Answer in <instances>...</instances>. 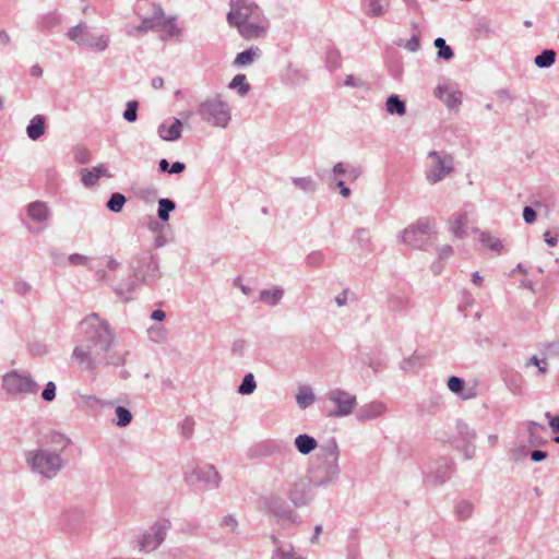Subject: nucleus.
Here are the masks:
<instances>
[{"label": "nucleus", "instance_id": "obj_1", "mask_svg": "<svg viewBox=\"0 0 559 559\" xmlns=\"http://www.w3.org/2000/svg\"><path fill=\"white\" fill-rule=\"evenodd\" d=\"M84 344L74 347L72 359L84 371L94 372L100 365L120 367L128 352L114 348L116 333L109 322L93 312L81 321Z\"/></svg>", "mask_w": 559, "mask_h": 559}, {"label": "nucleus", "instance_id": "obj_2", "mask_svg": "<svg viewBox=\"0 0 559 559\" xmlns=\"http://www.w3.org/2000/svg\"><path fill=\"white\" fill-rule=\"evenodd\" d=\"M129 270L133 280L127 288L117 286L115 293L126 301L131 300L126 293H132L139 283L152 284L160 277L158 261L150 250H141L129 261Z\"/></svg>", "mask_w": 559, "mask_h": 559}, {"label": "nucleus", "instance_id": "obj_3", "mask_svg": "<svg viewBox=\"0 0 559 559\" xmlns=\"http://www.w3.org/2000/svg\"><path fill=\"white\" fill-rule=\"evenodd\" d=\"M25 460L31 469L44 478H53L64 466L60 453L48 449H36L25 453Z\"/></svg>", "mask_w": 559, "mask_h": 559}, {"label": "nucleus", "instance_id": "obj_4", "mask_svg": "<svg viewBox=\"0 0 559 559\" xmlns=\"http://www.w3.org/2000/svg\"><path fill=\"white\" fill-rule=\"evenodd\" d=\"M340 451L334 439L321 448L323 462L313 469V483L318 486L328 485L334 481L340 474L337 464Z\"/></svg>", "mask_w": 559, "mask_h": 559}, {"label": "nucleus", "instance_id": "obj_5", "mask_svg": "<svg viewBox=\"0 0 559 559\" xmlns=\"http://www.w3.org/2000/svg\"><path fill=\"white\" fill-rule=\"evenodd\" d=\"M259 509L266 515L276 519L277 523L289 522L299 524L300 518L287 501L275 492L263 495L258 500Z\"/></svg>", "mask_w": 559, "mask_h": 559}, {"label": "nucleus", "instance_id": "obj_6", "mask_svg": "<svg viewBox=\"0 0 559 559\" xmlns=\"http://www.w3.org/2000/svg\"><path fill=\"white\" fill-rule=\"evenodd\" d=\"M435 219L420 217L402 233V241L412 249L425 250L435 236Z\"/></svg>", "mask_w": 559, "mask_h": 559}, {"label": "nucleus", "instance_id": "obj_7", "mask_svg": "<svg viewBox=\"0 0 559 559\" xmlns=\"http://www.w3.org/2000/svg\"><path fill=\"white\" fill-rule=\"evenodd\" d=\"M198 114L203 121L218 128H226L231 119L229 106L218 96L202 102Z\"/></svg>", "mask_w": 559, "mask_h": 559}, {"label": "nucleus", "instance_id": "obj_8", "mask_svg": "<svg viewBox=\"0 0 559 559\" xmlns=\"http://www.w3.org/2000/svg\"><path fill=\"white\" fill-rule=\"evenodd\" d=\"M2 389L12 396L36 394L38 384L29 373L11 370L2 377Z\"/></svg>", "mask_w": 559, "mask_h": 559}, {"label": "nucleus", "instance_id": "obj_9", "mask_svg": "<svg viewBox=\"0 0 559 559\" xmlns=\"http://www.w3.org/2000/svg\"><path fill=\"white\" fill-rule=\"evenodd\" d=\"M312 481L313 479L307 476H298L286 481L285 495L296 508L308 506L312 501Z\"/></svg>", "mask_w": 559, "mask_h": 559}, {"label": "nucleus", "instance_id": "obj_10", "mask_svg": "<svg viewBox=\"0 0 559 559\" xmlns=\"http://www.w3.org/2000/svg\"><path fill=\"white\" fill-rule=\"evenodd\" d=\"M428 157L432 163L426 171L428 182L435 185L443 180L454 170V159L450 154H441L437 151H430Z\"/></svg>", "mask_w": 559, "mask_h": 559}, {"label": "nucleus", "instance_id": "obj_11", "mask_svg": "<svg viewBox=\"0 0 559 559\" xmlns=\"http://www.w3.org/2000/svg\"><path fill=\"white\" fill-rule=\"evenodd\" d=\"M67 36L78 45L88 47L97 51H104L108 47V37L105 35L96 37L88 33L87 26L84 22L71 27L67 32Z\"/></svg>", "mask_w": 559, "mask_h": 559}, {"label": "nucleus", "instance_id": "obj_12", "mask_svg": "<svg viewBox=\"0 0 559 559\" xmlns=\"http://www.w3.org/2000/svg\"><path fill=\"white\" fill-rule=\"evenodd\" d=\"M454 462L450 457H440L429 471L424 473V484L428 487H437L445 484L454 471Z\"/></svg>", "mask_w": 559, "mask_h": 559}, {"label": "nucleus", "instance_id": "obj_13", "mask_svg": "<svg viewBox=\"0 0 559 559\" xmlns=\"http://www.w3.org/2000/svg\"><path fill=\"white\" fill-rule=\"evenodd\" d=\"M231 9L227 13V21L230 26L248 22L251 17L259 19L260 8L251 0H230Z\"/></svg>", "mask_w": 559, "mask_h": 559}, {"label": "nucleus", "instance_id": "obj_14", "mask_svg": "<svg viewBox=\"0 0 559 559\" xmlns=\"http://www.w3.org/2000/svg\"><path fill=\"white\" fill-rule=\"evenodd\" d=\"M252 456L265 457L278 454L283 459H290L294 456V451L289 444L283 440L267 439L263 440L250 449Z\"/></svg>", "mask_w": 559, "mask_h": 559}, {"label": "nucleus", "instance_id": "obj_15", "mask_svg": "<svg viewBox=\"0 0 559 559\" xmlns=\"http://www.w3.org/2000/svg\"><path fill=\"white\" fill-rule=\"evenodd\" d=\"M169 527L170 522L168 520L154 523L151 528L152 533H146L142 536L140 549L147 552L157 549L165 540Z\"/></svg>", "mask_w": 559, "mask_h": 559}, {"label": "nucleus", "instance_id": "obj_16", "mask_svg": "<svg viewBox=\"0 0 559 559\" xmlns=\"http://www.w3.org/2000/svg\"><path fill=\"white\" fill-rule=\"evenodd\" d=\"M328 397L336 406L330 415L336 417L349 415L357 404L355 395L340 389L330 391Z\"/></svg>", "mask_w": 559, "mask_h": 559}, {"label": "nucleus", "instance_id": "obj_17", "mask_svg": "<svg viewBox=\"0 0 559 559\" xmlns=\"http://www.w3.org/2000/svg\"><path fill=\"white\" fill-rule=\"evenodd\" d=\"M187 481L189 484H194L195 481L203 483L206 488H217L221 483V476L216 468L213 465H206L203 467H197L193 472L187 477Z\"/></svg>", "mask_w": 559, "mask_h": 559}, {"label": "nucleus", "instance_id": "obj_18", "mask_svg": "<svg viewBox=\"0 0 559 559\" xmlns=\"http://www.w3.org/2000/svg\"><path fill=\"white\" fill-rule=\"evenodd\" d=\"M85 523L84 513L79 509L66 511L60 519V525L68 534H78Z\"/></svg>", "mask_w": 559, "mask_h": 559}, {"label": "nucleus", "instance_id": "obj_19", "mask_svg": "<svg viewBox=\"0 0 559 559\" xmlns=\"http://www.w3.org/2000/svg\"><path fill=\"white\" fill-rule=\"evenodd\" d=\"M386 411V406L382 402H371L362 405L356 413V417L360 421L374 419L383 415Z\"/></svg>", "mask_w": 559, "mask_h": 559}, {"label": "nucleus", "instance_id": "obj_20", "mask_svg": "<svg viewBox=\"0 0 559 559\" xmlns=\"http://www.w3.org/2000/svg\"><path fill=\"white\" fill-rule=\"evenodd\" d=\"M235 26L238 28L239 34L248 40L261 38L266 34V26L257 22L248 21Z\"/></svg>", "mask_w": 559, "mask_h": 559}, {"label": "nucleus", "instance_id": "obj_21", "mask_svg": "<svg viewBox=\"0 0 559 559\" xmlns=\"http://www.w3.org/2000/svg\"><path fill=\"white\" fill-rule=\"evenodd\" d=\"M111 177L107 173V167L104 164L93 167L92 169L83 168L81 170V180L86 188L95 186L100 177Z\"/></svg>", "mask_w": 559, "mask_h": 559}, {"label": "nucleus", "instance_id": "obj_22", "mask_svg": "<svg viewBox=\"0 0 559 559\" xmlns=\"http://www.w3.org/2000/svg\"><path fill=\"white\" fill-rule=\"evenodd\" d=\"M158 135L167 142H174L181 138L182 122L175 118L171 126H167L165 122L160 123L157 129Z\"/></svg>", "mask_w": 559, "mask_h": 559}, {"label": "nucleus", "instance_id": "obj_23", "mask_svg": "<svg viewBox=\"0 0 559 559\" xmlns=\"http://www.w3.org/2000/svg\"><path fill=\"white\" fill-rule=\"evenodd\" d=\"M26 211L29 218L37 223H45L50 217V211L46 202L43 201L31 202L26 206Z\"/></svg>", "mask_w": 559, "mask_h": 559}, {"label": "nucleus", "instance_id": "obj_24", "mask_svg": "<svg viewBox=\"0 0 559 559\" xmlns=\"http://www.w3.org/2000/svg\"><path fill=\"white\" fill-rule=\"evenodd\" d=\"M45 130H46V119H45V117L43 115H36L29 121V123H28V126L26 128V133H27V136L31 140L36 141L40 136L44 135Z\"/></svg>", "mask_w": 559, "mask_h": 559}, {"label": "nucleus", "instance_id": "obj_25", "mask_svg": "<svg viewBox=\"0 0 559 559\" xmlns=\"http://www.w3.org/2000/svg\"><path fill=\"white\" fill-rule=\"evenodd\" d=\"M540 431H546V427L536 421H527L528 443L532 447L544 445L547 440L540 435Z\"/></svg>", "mask_w": 559, "mask_h": 559}, {"label": "nucleus", "instance_id": "obj_26", "mask_svg": "<svg viewBox=\"0 0 559 559\" xmlns=\"http://www.w3.org/2000/svg\"><path fill=\"white\" fill-rule=\"evenodd\" d=\"M47 438V444L51 447L50 451L56 453L63 452L72 443L69 437L57 431L51 432Z\"/></svg>", "mask_w": 559, "mask_h": 559}, {"label": "nucleus", "instance_id": "obj_27", "mask_svg": "<svg viewBox=\"0 0 559 559\" xmlns=\"http://www.w3.org/2000/svg\"><path fill=\"white\" fill-rule=\"evenodd\" d=\"M466 223H467V213L466 212H462V213L452 215V217L450 219V224H451L450 229L456 238L462 239L466 236V230H465Z\"/></svg>", "mask_w": 559, "mask_h": 559}, {"label": "nucleus", "instance_id": "obj_28", "mask_svg": "<svg viewBox=\"0 0 559 559\" xmlns=\"http://www.w3.org/2000/svg\"><path fill=\"white\" fill-rule=\"evenodd\" d=\"M335 176H346L348 180L354 181L361 175V168L358 166L345 165L342 162L336 163L332 169Z\"/></svg>", "mask_w": 559, "mask_h": 559}, {"label": "nucleus", "instance_id": "obj_29", "mask_svg": "<svg viewBox=\"0 0 559 559\" xmlns=\"http://www.w3.org/2000/svg\"><path fill=\"white\" fill-rule=\"evenodd\" d=\"M296 449L304 455L311 453L317 447V440L307 433H302L295 439Z\"/></svg>", "mask_w": 559, "mask_h": 559}, {"label": "nucleus", "instance_id": "obj_30", "mask_svg": "<svg viewBox=\"0 0 559 559\" xmlns=\"http://www.w3.org/2000/svg\"><path fill=\"white\" fill-rule=\"evenodd\" d=\"M426 364V357L414 353L412 356L404 358L401 362V369L405 372H415Z\"/></svg>", "mask_w": 559, "mask_h": 559}, {"label": "nucleus", "instance_id": "obj_31", "mask_svg": "<svg viewBox=\"0 0 559 559\" xmlns=\"http://www.w3.org/2000/svg\"><path fill=\"white\" fill-rule=\"evenodd\" d=\"M385 107L386 111L391 115L403 116L406 114V104L396 94H392L388 97Z\"/></svg>", "mask_w": 559, "mask_h": 559}, {"label": "nucleus", "instance_id": "obj_32", "mask_svg": "<svg viewBox=\"0 0 559 559\" xmlns=\"http://www.w3.org/2000/svg\"><path fill=\"white\" fill-rule=\"evenodd\" d=\"M283 296L284 289L282 287H275L273 289H263L260 292V300L269 306L278 305Z\"/></svg>", "mask_w": 559, "mask_h": 559}, {"label": "nucleus", "instance_id": "obj_33", "mask_svg": "<svg viewBox=\"0 0 559 559\" xmlns=\"http://www.w3.org/2000/svg\"><path fill=\"white\" fill-rule=\"evenodd\" d=\"M260 52L259 48L250 47L239 53H237L233 64L236 67H246L251 64Z\"/></svg>", "mask_w": 559, "mask_h": 559}, {"label": "nucleus", "instance_id": "obj_34", "mask_svg": "<svg viewBox=\"0 0 559 559\" xmlns=\"http://www.w3.org/2000/svg\"><path fill=\"white\" fill-rule=\"evenodd\" d=\"M556 51L554 49H544L534 59V63L537 68L546 69L550 68L556 62Z\"/></svg>", "mask_w": 559, "mask_h": 559}, {"label": "nucleus", "instance_id": "obj_35", "mask_svg": "<svg viewBox=\"0 0 559 559\" xmlns=\"http://www.w3.org/2000/svg\"><path fill=\"white\" fill-rule=\"evenodd\" d=\"M61 23V16L55 12H49L40 17L38 28L43 32H50Z\"/></svg>", "mask_w": 559, "mask_h": 559}, {"label": "nucleus", "instance_id": "obj_36", "mask_svg": "<svg viewBox=\"0 0 559 559\" xmlns=\"http://www.w3.org/2000/svg\"><path fill=\"white\" fill-rule=\"evenodd\" d=\"M176 209L174 200L164 198L158 200L157 216L162 222H167L170 216V212Z\"/></svg>", "mask_w": 559, "mask_h": 559}, {"label": "nucleus", "instance_id": "obj_37", "mask_svg": "<svg viewBox=\"0 0 559 559\" xmlns=\"http://www.w3.org/2000/svg\"><path fill=\"white\" fill-rule=\"evenodd\" d=\"M474 504L468 500H461L455 506V515L457 520L465 521L473 515Z\"/></svg>", "mask_w": 559, "mask_h": 559}, {"label": "nucleus", "instance_id": "obj_38", "mask_svg": "<svg viewBox=\"0 0 559 559\" xmlns=\"http://www.w3.org/2000/svg\"><path fill=\"white\" fill-rule=\"evenodd\" d=\"M127 202V198L124 194L120 192H114L108 201L106 202V207L114 213H120Z\"/></svg>", "mask_w": 559, "mask_h": 559}, {"label": "nucleus", "instance_id": "obj_39", "mask_svg": "<svg viewBox=\"0 0 559 559\" xmlns=\"http://www.w3.org/2000/svg\"><path fill=\"white\" fill-rule=\"evenodd\" d=\"M443 93H447V98L444 99V103L449 108H454L461 104V93H450L448 91V87L439 85L436 88V95L442 98Z\"/></svg>", "mask_w": 559, "mask_h": 559}, {"label": "nucleus", "instance_id": "obj_40", "mask_svg": "<svg viewBox=\"0 0 559 559\" xmlns=\"http://www.w3.org/2000/svg\"><path fill=\"white\" fill-rule=\"evenodd\" d=\"M115 414L116 419H114V423L118 427H127L132 421V413L124 406H117Z\"/></svg>", "mask_w": 559, "mask_h": 559}, {"label": "nucleus", "instance_id": "obj_41", "mask_svg": "<svg viewBox=\"0 0 559 559\" xmlns=\"http://www.w3.org/2000/svg\"><path fill=\"white\" fill-rule=\"evenodd\" d=\"M228 87L231 90H238V94L240 96L247 95L250 91V85L247 83V78L241 73L233 78Z\"/></svg>", "mask_w": 559, "mask_h": 559}, {"label": "nucleus", "instance_id": "obj_42", "mask_svg": "<svg viewBox=\"0 0 559 559\" xmlns=\"http://www.w3.org/2000/svg\"><path fill=\"white\" fill-rule=\"evenodd\" d=\"M456 430H457V433H459L460 438L465 443H473L474 442V440L476 438V432L474 430H472L464 420L459 419L456 421Z\"/></svg>", "mask_w": 559, "mask_h": 559}, {"label": "nucleus", "instance_id": "obj_43", "mask_svg": "<svg viewBox=\"0 0 559 559\" xmlns=\"http://www.w3.org/2000/svg\"><path fill=\"white\" fill-rule=\"evenodd\" d=\"M156 27H159L158 24L155 22L154 19L148 16V17H144L142 20V22L138 26L130 29L128 32V34L131 36H138V35L146 33L150 29H155Z\"/></svg>", "mask_w": 559, "mask_h": 559}, {"label": "nucleus", "instance_id": "obj_44", "mask_svg": "<svg viewBox=\"0 0 559 559\" xmlns=\"http://www.w3.org/2000/svg\"><path fill=\"white\" fill-rule=\"evenodd\" d=\"M316 400V396L310 388H301L296 395V401L301 409L307 408Z\"/></svg>", "mask_w": 559, "mask_h": 559}, {"label": "nucleus", "instance_id": "obj_45", "mask_svg": "<svg viewBox=\"0 0 559 559\" xmlns=\"http://www.w3.org/2000/svg\"><path fill=\"white\" fill-rule=\"evenodd\" d=\"M255 388L257 383L254 380V376L251 372H249L245 374V377L242 378V381L238 386L237 392L242 395H250L254 392Z\"/></svg>", "mask_w": 559, "mask_h": 559}, {"label": "nucleus", "instance_id": "obj_46", "mask_svg": "<svg viewBox=\"0 0 559 559\" xmlns=\"http://www.w3.org/2000/svg\"><path fill=\"white\" fill-rule=\"evenodd\" d=\"M433 44H435V47L438 49V51H437L438 58L443 59V60H450L453 58L454 52H453L452 48L449 45H447L444 38L438 37L435 39Z\"/></svg>", "mask_w": 559, "mask_h": 559}, {"label": "nucleus", "instance_id": "obj_47", "mask_svg": "<svg viewBox=\"0 0 559 559\" xmlns=\"http://www.w3.org/2000/svg\"><path fill=\"white\" fill-rule=\"evenodd\" d=\"M325 62L330 71H335L340 69L342 66L341 52L335 48L329 49L326 51Z\"/></svg>", "mask_w": 559, "mask_h": 559}, {"label": "nucleus", "instance_id": "obj_48", "mask_svg": "<svg viewBox=\"0 0 559 559\" xmlns=\"http://www.w3.org/2000/svg\"><path fill=\"white\" fill-rule=\"evenodd\" d=\"M479 240L480 242L484 245V246H487L489 249H491L492 251H496L498 253L501 252V250L503 249V245L501 242L500 239L498 238H493L489 233L487 231H481L480 233V237H479Z\"/></svg>", "mask_w": 559, "mask_h": 559}, {"label": "nucleus", "instance_id": "obj_49", "mask_svg": "<svg viewBox=\"0 0 559 559\" xmlns=\"http://www.w3.org/2000/svg\"><path fill=\"white\" fill-rule=\"evenodd\" d=\"M353 240L356 241L361 249H368L370 246V234L366 228H357L353 235Z\"/></svg>", "mask_w": 559, "mask_h": 559}, {"label": "nucleus", "instance_id": "obj_50", "mask_svg": "<svg viewBox=\"0 0 559 559\" xmlns=\"http://www.w3.org/2000/svg\"><path fill=\"white\" fill-rule=\"evenodd\" d=\"M292 181L297 188H299L304 191H308V192L316 191V183L311 177H294L292 179Z\"/></svg>", "mask_w": 559, "mask_h": 559}, {"label": "nucleus", "instance_id": "obj_51", "mask_svg": "<svg viewBox=\"0 0 559 559\" xmlns=\"http://www.w3.org/2000/svg\"><path fill=\"white\" fill-rule=\"evenodd\" d=\"M139 103L136 100H130L127 103L123 111V119L128 122H134L138 119Z\"/></svg>", "mask_w": 559, "mask_h": 559}, {"label": "nucleus", "instance_id": "obj_52", "mask_svg": "<svg viewBox=\"0 0 559 559\" xmlns=\"http://www.w3.org/2000/svg\"><path fill=\"white\" fill-rule=\"evenodd\" d=\"M447 384L449 390L457 395L459 393H463L466 383L464 379L456 376H451L448 378Z\"/></svg>", "mask_w": 559, "mask_h": 559}, {"label": "nucleus", "instance_id": "obj_53", "mask_svg": "<svg viewBox=\"0 0 559 559\" xmlns=\"http://www.w3.org/2000/svg\"><path fill=\"white\" fill-rule=\"evenodd\" d=\"M386 9L381 3V0H369L368 1V15L380 17L385 13Z\"/></svg>", "mask_w": 559, "mask_h": 559}, {"label": "nucleus", "instance_id": "obj_54", "mask_svg": "<svg viewBox=\"0 0 559 559\" xmlns=\"http://www.w3.org/2000/svg\"><path fill=\"white\" fill-rule=\"evenodd\" d=\"M324 254L322 251H312L306 258V264L310 267H319L324 262Z\"/></svg>", "mask_w": 559, "mask_h": 559}, {"label": "nucleus", "instance_id": "obj_55", "mask_svg": "<svg viewBox=\"0 0 559 559\" xmlns=\"http://www.w3.org/2000/svg\"><path fill=\"white\" fill-rule=\"evenodd\" d=\"M74 160L81 165L87 164L91 160V152L84 146H78L73 151Z\"/></svg>", "mask_w": 559, "mask_h": 559}, {"label": "nucleus", "instance_id": "obj_56", "mask_svg": "<svg viewBox=\"0 0 559 559\" xmlns=\"http://www.w3.org/2000/svg\"><path fill=\"white\" fill-rule=\"evenodd\" d=\"M160 27H163L167 32V35L169 37L179 36L181 34V29L175 23L174 17H168L167 20H165Z\"/></svg>", "mask_w": 559, "mask_h": 559}, {"label": "nucleus", "instance_id": "obj_57", "mask_svg": "<svg viewBox=\"0 0 559 559\" xmlns=\"http://www.w3.org/2000/svg\"><path fill=\"white\" fill-rule=\"evenodd\" d=\"M194 430V419L192 417H186L181 424V435L186 439L192 437Z\"/></svg>", "mask_w": 559, "mask_h": 559}, {"label": "nucleus", "instance_id": "obj_58", "mask_svg": "<svg viewBox=\"0 0 559 559\" xmlns=\"http://www.w3.org/2000/svg\"><path fill=\"white\" fill-rule=\"evenodd\" d=\"M56 384L52 381L47 382L45 385L43 392H41V399L46 402H51L56 397Z\"/></svg>", "mask_w": 559, "mask_h": 559}, {"label": "nucleus", "instance_id": "obj_59", "mask_svg": "<svg viewBox=\"0 0 559 559\" xmlns=\"http://www.w3.org/2000/svg\"><path fill=\"white\" fill-rule=\"evenodd\" d=\"M536 366L538 368V373H546L547 372V366H548V362L545 358L543 359H539L537 356H532L528 361L526 362V366Z\"/></svg>", "mask_w": 559, "mask_h": 559}, {"label": "nucleus", "instance_id": "obj_60", "mask_svg": "<svg viewBox=\"0 0 559 559\" xmlns=\"http://www.w3.org/2000/svg\"><path fill=\"white\" fill-rule=\"evenodd\" d=\"M511 460L514 462H521L527 456V450L525 445H516L510 452Z\"/></svg>", "mask_w": 559, "mask_h": 559}, {"label": "nucleus", "instance_id": "obj_61", "mask_svg": "<svg viewBox=\"0 0 559 559\" xmlns=\"http://www.w3.org/2000/svg\"><path fill=\"white\" fill-rule=\"evenodd\" d=\"M404 47L412 52L417 51L420 48V36L419 34H413L412 37L406 41Z\"/></svg>", "mask_w": 559, "mask_h": 559}, {"label": "nucleus", "instance_id": "obj_62", "mask_svg": "<svg viewBox=\"0 0 559 559\" xmlns=\"http://www.w3.org/2000/svg\"><path fill=\"white\" fill-rule=\"evenodd\" d=\"M537 213L532 206L523 209V219L526 224H533L536 221Z\"/></svg>", "mask_w": 559, "mask_h": 559}, {"label": "nucleus", "instance_id": "obj_63", "mask_svg": "<svg viewBox=\"0 0 559 559\" xmlns=\"http://www.w3.org/2000/svg\"><path fill=\"white\" fill-rule=\"evenodd\" d=\"M546 418H548L549 426L551 431L556 435L559 433V415H551L550 412L545 414Z\"/></svg>", "mask_w": 559, "mask_h": 559}, {"label": "nucleus", "instance_id": "obj_64", "mask_svg": "<svg viewBox=\"0 0 559 559\" xmlns=\"http://www.w3.org/2000/svg\"><path fill=\"white\" fill-rule=\"evenodd\" d=\"M272 559H296L294 551H284L282 547H277Z\"/></svg>", "mask_w": 559, "mask_h": 559}]
</instances>
